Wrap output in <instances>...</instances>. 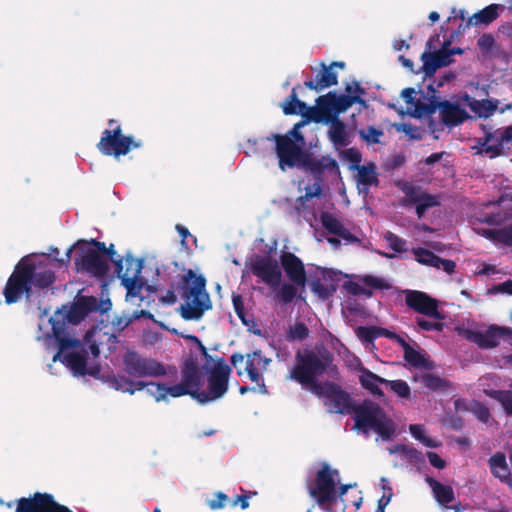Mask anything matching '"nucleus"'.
Returning a JSON list of instances; mask_svg holds the SVG:
<instances>
[{"mask_svg":"<svg viewBox=\"0 0 512 512\" xmlns=\"http://www.w3.org/2000/svg\"><path fill=\"white\" fill-rule=\"evenodd\" d=\"M301 164L304 165L318 180H321L322 175L326 170H338L336 160L330 156H322L320 159H313L305 154Z\"/></svg>","mask_w":512,"mask_h":512,"instance_id":"bb28decb","label":"nucleus"},{"mask_svg":"<svg viewBox=\"0 0 512 512\" xmlns=\"http://www.w3.org/2000/svg\"><path fill=\"white\" fill-rule=\"evenodd\" d=\"M401 453L410 463L414 465L423 464L425 462L424 456L421 452L412 446L399 444L393 449H390V453Z\"/></svg>","mask_w":512,"mask_h":512,"instance_id":"a19ab883","label":"nucleus"},{"mask_svg":"<svg viewBox=\"0 0 512 512\" xmlns=\"http://www.w3.org/2000/svg\"><path fill=\"white\" fill-rule=\"evenodd\" d=\"M333 354L325 347L321 349H299L295 354V364L289 371V378L298 384L311 383L330 370Z\"/></svg>","mask_w":512,"mask_h":512,"instance_id":"f03ea898","label":"nucleus"},{"mask_svg":"<svg viewBox=\"0 0 512 512\" xmlns=\"http://www.w3.org/2000/svg\"><path fill=\"white\" fill-rule=\"evenodd\" d=\"M232 303H233V307H234V311H235L236 315L239 317V319L244 324H247V321L245 318L246 313H245L243 297L240 294H233Z\"/></svg>","mask_w":512,"mask_h":512,"instance_id":"774afa93","label":"nucleus"},{"mask_svg":"<svg viewBox=\"0 0 512 512\" xmlns=\"http://www.w3.org/2000/svg\"><path fill=\"white\" fill-rule=\"evenodd\" d=\"M24 267L30 269L31 279L29 285L38 289H46L50 287L56 280L55 272L47 268H38L33 259L25 256L20 260Z\"/></svg>","mask_w":512,"mask_h":512,"instance_id":"6ab92c4d","label":"nucleus"},{"mask_svg":"<svg viewBox=\"0 0 512 512\" xmlns=\"http://www.w3.org/2000/svg\"><path fill=\"white\" fill-rule=\"evenodd\" d=\"M488 395L499 401L508 415H512L511 390H492Z\"/></svg>","mask_w":512,"mask_h":512,"instance_id":"49530a36","label":"nucleus"},{"mask_svg":"<svg viewBox=\"0 0 512 512\" xmlns=\"http://www.w3.org/2000/svg\"><path fill=\"white\" fill-rule=\"evenodd\" d=\"M268 141H274L275 152L279 159V167L285 170L286 167L293 168L298 163H301L305 157L303 147L299 143L290 139L289 136H282V134H271L267 137Z\"/></svg>","mask_w":512,"mask_h":512,"instance_id":"1a4fd4ad","label":"nucleus"},{"mask_svg":"<svg viewBox=\"0 0 512 512\" xmlns=\"http://www.w3.org/2000/svg\"><path fill=\"white\" fill-rule=\"evenodd\" d=\"M426 483L432 489L435 500L444 508L448 509V504L453 502L455 495L453 488L449 485H444L436 479L427 476Z\"/></svg>","mask_w":512,"mask_h":512,"instance_id":"2f4dec72","label":"nucleus"},{"mask_svg":"<svg viewBox=\"0 0 512 512\" xmlns=\"http://www.w3.org/2000/svg\"><path fill=\"white\" fill-rule=\"evenodd\" d=\"M405 196L401 200V205L409 206L414 204L424 194L422 187L413 185L409 182H403L399 185Z\"/></svg>","mask_w":512,"mask_h":512,"instance_id":"58836bf2","label":"nucleus"},{"mask_svg":"<svg viewBox=\"0 0 512 512\" xmlns=\"http://www.w3.org/2000/svg\"><path fill=\"white\" fill-rule=\"evenodd\" d=\"M471 411L475 417L482 423H488L491 418V413L486 405L481 402H474L471 406Z\"/></svg>","mask_w":512,"mask_h":512,"instance_id":"e2e57ef3","label":"nucleus"},{"mask_svg":"<svg viewBox=\"0 0 512 512\" xmlns=\"http://www.w3.org/2000/svg\"><path fill=\"white\" fill-rule=\"evenodd\" d=\"M360 138L368 144L380 143V137L383 136L384 132L381 129L369 126L367 129H361L358 132Z\"/></svg>","mask_w":512,"mask_h":512,"instance_id":"5fc2aeb1","label":"nucleus"},{"mask_svg":"<svg viewBox=\"0 0 512 512\" xmlns=\"http://www.w3.org/2000/svg\"><path fill=\"white\" fill-rule=\"evenodd\" d=\"M297 295V288L292 285L285 283L281 286L279 292L277 293V298L283 303L287 304L294 300Z\"/></svg>","mask_w":512,"mask_h":512,"instance_id":"680f3d73","label":"nucleus"},{"mask_svg":"<svg viewBox=\"0 0 512 512\" xmlns=\"http://www.w3.org/2000/svg\"><path fill=\"white\" fill-rule=\"evenodd\" d=\"M309 336V329L303 322H296L288 331V339L290 341H303Z\"/></svg>","mask_w":512,"mask_h":512,"instance_id":"4d7b16f0","label":"nucleus"},{"mask_svg":"<svg viewBox=\"0 0 512 512\" xmlns=\"http://www.w3.org/2000/svg\"><path fill=\"white\" fill-rule=\"evenodd\" d=\"M145 388H147V392L154 397V399L157 402H160L162 400H165L167 396H169V393L166 392L170 386H167L163 383H156V382H144Z\"/></svg>","mask_w":512,"mask_h":512,"instance_id":"de8ad7c7","label":"nucleus"},{"mask_svg":"<svg viewBox=\"0 0 512 512\" xmlns=\"http://www.w3.org/2000/svg\"><path fill=\"white\" fill-rule=\"evenodd\" d=\"M359 372V383L361 387L367 390L373 396L377 398H382L384 396V393L378 385L384 384L385 378L378 376L377 374L373 373L364 366H361L359 368Z\"/></svg>","mask_w":512,"mask_h":512,"instance_id":"cd10ccee","label":"nucleus"},{"mask_svg":"<svg viewBox=\"0 0 512 512\" xmlns=\"http://www.w3.org/2000/svg\"><path fill=\"white\" fill-rule=\"evenodd\" d=\"M449 44V42H445L442 49L435 52L425 51L421 55L423 62L422 70L425 76L432 77L438 68L448 66L452 63V53L446 52V45Z\"/></svg>","mask_w":512,"mask_h":512,"instance_id":"412c9836","label":"nucleus"},{"mask_svg":"<svg viewBox=\"0 0 512 512\" xmlns=\"http://www.w3.org/2000/svg\"><path fill=\"white\" fill-rule=\"evenodd\" d=\"M403 357L406 362L415 368L427 370L434 368V363L429 359L428 355L415 350L412 346L404 353Z\"/></svg>","mask_w":512,"mask_h":512,"instance_id":"e433bc0d","label":"nucleus"},{"mask_svg":"<svg viewBox=\"0 0 512 512\" xmlns=\"http://www.w3.org/2000/svg\"><path fill=\"white\" fill-rule=\"evenodd\" d=\"M476 141L479 146L477 154H487L490 158H496L505 154L504 148L498 142L492 145L484 144L482 137L477 138Z\"/></svg>","mask_w":512,"mask_h":512,"instance_id":"09e8293b","label":"nucleus"},{"mask_svg":"<svg viewBox=\"0 0 512 512\" xmlns=\"http://www.w3.org/2000/svg\"><path fill=\"white\" fill-rule=\"evenodd\" d=\"M419 381L424 387L433 391L444 390L449 386L448 382L445 379L433 373L422 374L419 377Z\"/></svg>","mask_w":512,"mask_h":512,"instance_id":"79ce46f5","label":"nucleus"},{"mask_svg":"<svg viewBox=\"0 0 512 512\" xmlns=\"http://www.w3.org/2000/svg\"><path fill=\"white\" fill-rule=\"evenodd\" d=\"M483 235L495 243L512 247V224L499 229L483 230Z\"/></svg>","mask_w":512,"mask_h":512,"instance_id":"4c0bfd02","label":"nucleus"},{"mask_svg":"<svg viewBox=\"0 0 512 512\" xmlns=\"http://www.w3.org/2000/svg\"><path fill=\"white\" fill-rule=\"evenodd\" d=\"M250 270L253 275L271 287H276L281 282V268L278 261L270 256H256Z\"/></svg>","mask_w":512,"mask_h":512,"instance_id":"ddd939ff","label":"nucleus"},{"mask_svg":"<svg viewBox=\"0 0 512 512\" xmlns=\"http://www.w3.org/2000/svg\"><path fill=\"white\" fill-rule=\"evenodd\" d=\"M206 283V278L192 269L186 270L179 279L177 291L183 299L179 313L184 320H199L206 311L212 308Z\"/></svg>","mask_w":512,"mask_h":512,"instance_id":"f257e3e1","label":"nucleus"},{"mask_svg":"<svg viewBox=\"0 0 512 512\" xmlns=\"http://www.w3.org/2000/svg\"><path fill=\"white\" fill-rule=\"evenodd\" d=\"M440 110L442 122L449 127L462 124L467 118L468 113L459 104L451 103L447 100L438 101L435 96L431 97L429 103H420L417 105V117L430 116Z\"/></svg>","mask_w":512,"mask_h":512,"instance_id":"423d86ee","label":"nucleus"},{"mask_svg":"<svg viewBox=\"0 0 512 512\" xmlns=\"http://www.w3.org/2000/svg\"><path fill=\"white\" fill-rule=\"evenodd\" d=\"M181 376V382L171 385L166 392L173 398L190 395L196 400L194 391H200L202 386V375L196 359L189 357L183 362Z\"/></svg>","mask_w":512,"mask_h":512,"instance_id":"6e6552de","label":"nucleus"},{"mask_svg":"<svg viewBox=\"0 0 512 512\" xmlns=\"http://www.w3.org/2000/svg\"><path fill=\"white\" fill-rule=\"evenodd\" d=\"M281 266L291 282L304 286L307 280L302 260L292 252H283L280 256Z\"/></svg>","mask_w":512,"mask_h":512,"instance_id":"aec40b11","label":"nucleus"},{"mask_svg":"<svg viewBox=\"0 0 512 512\" xmlns=\"http://www.w3.org/2000/svg\"><path fill=\"white\" fill-rule=\"evenodd\" d=\"M311 289L319 297L327 299L336 292L337 285L332 280L329 283L325 284L320 279H315L311 283Z\"/></svg>","mask_w":512,"mask_h":512,"instance_id":"c03bdc74","label":"nucleus"},{"mask_svg":"<svg viewBox=\"0 0 512 512\" xmlns=\"http://www.w3.org/2000/svg\"><path fill=\"white\" fill-rule=\"evenodd\" d=\"M336 475L338 471L324 463L316 473L314 485L309 488L310 496L323 509H329L337 500Z\"/></svg>","mask_w":512,"mask_h":512,"instance_id":"39448f33","label":"nucleus"},{"mask_svg":"<svg viewBox=\"0 0 512 512\" xmlns=\"http://www.w3.org/2000/svg\"><path fill=\"white\" fill-rule=\"evenodd\" d=\"M354 429L363 433L374 431L382 440H390L396 433L395 422L374 401L364 400L353 411Z\"/></svg>","mask_w":512,"mask_h":512,"instance_id":"7ed1b4c3","label":"nucleus"},{"mask_svg":"<svg viewBox=\"0 0 512 512\" xmlns=\"http://www.w3.org/2000/svg\"><path fill=\"white\" fill-rule=\"evenodd\" d=\"M467 339L482 349H491L499 345L500 339L512 340V328L491 325L485 333L468 331Z\"/></svg>","mask_w":512,"mask_h":512,"instance_id":"dca6fc26","label":"nucleus"},{"mask_svg":"<svg viewBox=\"0 0 512 512\" xmlns=\"http://www.w3.org/2000/svg\"><path fill=\"white\" fill-rule=\"evenodd\" d=\"M384 385L389 386L390 389L401 398H409L411 390L409 385L404 380H387L385 379Z\"/></svg>","mask_w":512,"mask_h":512,"instance_id":"603ef678","label":"nucleus"},{"mask_svg":"<svg viewBox=\"0 0 512 512\" xmlns=\"http://www.w3.org/2000/svg\"><path fill=\"white\" fill-rule=\"evenodd\" d=\"M497 109V103L491 100H482L477 103L474 107L475 112L479 115V117L488 118L490 117L495 110Z\"/></svg>","mask_w":512,"mask_h":512,"instance_id":"bf43d9fd","label":"nucleus"},{"mask_svg":"<svg viewBox=\"0 0 512 512\" xmlns=\"http://www.w3.org/2000/svg\"><path fill=\"white\" fill-rule=\"evenodd\" d=\"M283 113L285 115H298L301 112L300 108H305V102L298 99L296 87L291 91V94L281 104Z\"/></svg>","mask_w":512,"mask_h":512,"instance_id":"ea45409f","label":"nucleus"},{"mask_svg":"<svg viewBox=\"0 0 512 512\" xmlns=\"http://www.w3.org/2000/svg\"><path fill=\"white\" fill-rule=\"evenodd\" d=\"M202 370L208 373V389L207 391H194L196 401L200 404H206L223 397L228 391L229 378L232 368L221 357L216 359L215 365L210 366L209 363L202 365Z\"/></svg>","mask_w":512,"mask_h":512,"instance_id":"20e7f679","label":"nucleus"},{"mask_svg":"<svg viewBox=\"0 0 512 512\" xmlns=\"http://www.w3.org/2000/svg\"><path fill=\"white\" fill-rule=\"evenodd\" d=\"M498 8L497 4H491L484 9L478 11L473 14L467 21L466 27L469 26H477V25H488L495 21L498 17Z\"/></svg>","mask_w":512,"mask_h":512,"instance_id":"c9c22d12","label":"nucleus"},{"mask_svg":"<svg viewBox=\"0 0 512 512\" xmlns=\"http://www.w3.org/2000/svg\"><path fill=\"white\" fill-rule=\"evenodd\" d=\"M302 120L300 121L304 125L309 122L314 123H325L329 117L325 102L321 100V96L316 99V106H308L305 103V108H300Z\"/></svg>","mask_w":512,"mask_h":512,"instance_id":"c85d7f7f","label":"nucleus"},{"mask_svg":"<svg viewBox=\"0 0 512 512\" xmlns=\"http://www.w3.org/2000/svg\"><path fill=\"white\" fill-rule=\"evenodd\" d=\"M383 238L388 243V246L391 250L397 253H402L406 251V240L400 238L398 235L394 234L391 231H386L384 233Z\"/></svg>","mask_w":512,"mask_h":512,"instance_id":"864d4df0","label":"nucleus"},{"mask_svg":"<svg viewBox=\"0 0 512 512\" xmlns=\"http://www.w3.org/2000/svg\"><path fill=\"white\" fill-rule=\"evenodd\" d=\"M31 279L30 269L24 267L20 261L16 264L13 273L8 278L3 290L6 304L16 303L23 294L26 298L32 295L29 280Z\"/></svg>","mask_w":512,"mask_h":512,"instance_id":"9d476101","label":"nucleus"},{"mask_svg":"<svg viewBox=\"0 0 512 512\" xmlns=\"http://www.w3.org/2000/svg\"><path fill=\"white\" fill-rule=\"evenodd\" d=\"M101 305L102 304L99 302V300L96 297L86 296V297H82L78 301V303L76 305V311L80 314L81 317H84L91 312H97V311L106 312L111 306V301L109 299L106 300L103 303V305H106V306L103 308H101Z\"/></svg>","mask_w":512,"mask_h":512,"instance_id":"f704fd0d","label":"nucleus"},{"mask_svg":"<svg viewBox=\"0 0 512 512\" xmlns=\"http://www.w3.org/2000/svg\"><path fill=\"white\" fill-rule=\"evenodd\" d=\"M124 371L133 378L160 377L166 375L165 366L159 361L141 356L134 350L123 355Z\"/></svg>","mask_w":512,"mask_h":512,"instance_id":"0eeeda50","label":"nucleus"},{"mask_svg":"<svg viewBox=\"0 0 512 512\" xmlns=\"http://www.w3.org/2000/svg\"><path fill=\"white\" fill-rule=\"evenodd\" d=\"M321 100L325 102L329 115H339L345 112L354 104H365L360 95H338L334 91H330L325 95H321Z\"/></svg>","mask_w":512,"mask_h":512,"instance_id":"a211bd4d","label":"nucleus"},{"mask_svg":"<svg viewBox=\"0 0 512 512\" xmlns=\"http://www.w3.org/2000/svg\"><path fill=\"white\" fill-rule=\"evenodd\" d=\"M115 271L117 273V277L123 280V278H132L135 274L136 279L141 278V270L143 268V261L141 259H136L131 255L125 257V271H123V259L119 258L114 261Z\"/></svg>","mask_w":512,"mask_h":512,"instance_id":"7c9ffc66","label":"nucleus"},{"mask_svg":"<svg viewBox=\"0 0 512 512\" xmlns=\"http://www.w3.org/2000/svg\"><path fill=\"white\" fill-rule=\"evenodd\" d=\"M121 284L127 290L126 296L134 298L140 295L146 281L142 277L136 279V276L134 275L132 278H123Z\"/></svg>","mask_w":512,"mask_h":512,"instance_id":"37998d69","label":"nucleus"},{"mask_svg":"<svg viewBox=\"0 0 512 512\" xmlns=\"http://www.w3.org/2000/svg\"><path fill=\"white\" fill-rule=\"evenodd\" d=\"M321 223L328 233L342 238L347 243H359L360 240L344 227L340 220L329 212L321 214Z\"/></svg>","mask_w":512,"mask_h":512,"instance_id":"b1692460","label":"nucleus"},{"mask_svg":"<svg viewBox=\"0 0 512 512\" xmlns=\"http://www.w3.org/2000/svg\"><path fill=\"white\" fill-rule=\"evenodd\" d=\"M404 294L405 303L410 309L436 320L444 319V316L439 311V302L437 299L418 290H405Z\"/></svg>","mask_w":512,"mask_h":512,"instance_id":"f8f14e48","label":"nucleus"},{"mask_svg":"<svg viewBox=\"0 0 512 512\" xmlns=\"http://www.w3.org/2000/svg\"><path fill=\"white\" fill-rule=\"evenodd\" d=\"M325 123L329 124L328 138L334 147H346L351 143L347 127L337 115H329Z\"/></svg>","mask_w":512,"mask_h":512,"instance_id":"5701e85b","label":"nucleus"},{"mask_svg":"<svg viewBox=\"0 0 512 512\" xmlns=\"http://www.w3.org/2000/svg\"><path fill=\"white\" fill-rule=\"evenodd\" d=\"M357 184L362 186L365 192H368L371 186H378L379 179L376 171V165L373 162L358 166Z\"/></svg>","mask_w":512,"mask_h":512,"instance_id":"473e14b6","label":"nucleus"},{"mask_svg":"<svg viewBox=\"0 0 512 512\" xmlns=\"http://www.w3.org/2000/svg\"><path fill=\"white\" fill-rule=\"evenodd\" d=\"M246 361H251L253 364H256L257 369L260 371H266L271 363V359L264 356L261 350H255L252 353H248L246 355Z\"/></svg>","mask_w":512,"mask_h":512,"instance_id":"13d9d810","label":"nucleus"},{"mask_svg":"<svg viewBox=\"0 0 512 512\" xmlns=\"http://www.w3.org/2000/svg\"><path fill=\"white\" fill-rule=\"evenodd\" d=\"M413 254L415 255V259L419 263L429 265L432 267H434L435 262L438 258V255H436L432 251L421 247L413 249Z\"/></svg>","mask_w":512,"mask_h":512,"instance_id":"6e6d98bb","label":"nucleus"},{"mask_svg":"<svg viewBox=\"0 0 512 512\" xmlns=\"http://www.w3.org/2000/svg\"><path fill=\"white\" fill-rule=\"evenodd\" d=\"M16 503L15 512H73L48 493L36 492L30 497L19 498Z\"/></svg>","mask_w":512,"mask_h":512,"instance_id":"9b49d317","label":"nucleus"},{"mask_svg":"<svg viewBox=\"0 0 512 512\" xmlns=\"http://www.w3.org/2000/svg\"><path fill=\"white\" fill-rule=\"evenodd\" d=\"M492 475L498 478L502 483L512 485L511 471L506 462V456L502 452L492 455L488 461Z\"/></svg>","mask_w":512,"mask_h":512,"instance_id":"c756f323","label":"nucleus"},{"mask_svg":"<svg viewBox=\"0 0 512 512\" xmlns=\"http://www.w3.org/2000/svg\"><path fill=\"white\" fill-rule=\"evenodd\" d=\"M245 371L247 372L249 379L260 386V392L263 394L267 393V388L264 383V378L261 375V371L257 369L256 364L251 361H246Z\"/></svg>","mask_w":512,"mask_h":512,"instance_id":"8fccbe9b","label":"nucleus"},{"mask_svg":"<svg viewBox=\"0 0 512 512\" xmlns=\"http://www.w3.org/2000/svg\"><path fill=\"white\" fill-rule=\"evenodd\" d=\"M416 90L414 88L408 87L402 90L401 96L403 100L410 106L414 107V116L417 117L416 109L417 105L422 103L419 99H416Z\"/></svg>","mask_w":512,"mask_h":512,"instance_id":"338daca9","label":"nucleus"},{"mask_svg":"<svg viewBox=\"0 0 512 512\" xmlns=\"http://www.w3.org/2000/svg\"><path fill=\"white\" fill-rule=\"evenodd\" d=\"M142 146L141 141L134 138H116L110 133H102L100 141L97 144L98 150L105 156H114L119 158L127 155L132 149Z\"/></svg>","mask_w":512,"mask_h":512,"instance_id":"4468645a","label":"nucleus"},{"mask_svg":"<svg viewBox=\"0 0 512 512\" xmlns=\"http://www.w3.org/2000/svg\"><path fill=\"white\" fill-rule=\"evenodd\" d=\"M325 397L330 413L352 414L356 406L351 395L333 382H326Z\"/></svg>","mask_w":512,"mask_h":512,"instance_id":"2eb2a0df","label":"nucleus"},{"mask_svg":"<svg viewBox=\"0 0 512 512\" xmlns=\"http://www.w3.org/2000/svg\"><path fill=\"white\" fill-rule=\"evenodd\" d=\"M356 334L362 342L373 343L378 338L377 326H360Z\"/></svg>","mask_w":512,"mask_h":512,"instance_id":"052dcab7","label":"nucleus"},{"mask_svg":"<svg viewBox=\"0 0 512 512\" xmlns=\"http://www.w3.org/2000/svg\"><path fill=\"white\" fill-rule=\"evenodd\" d=\"M109 385L117 391H122L133 395L136 391H141L145 388L144 381H133L123 375H114L108 380Z\"/></svg>","mask_w":512,"mask_h":512,"instance_id":"72a5a7b5","label":"nucleus"},{"mask_svg":"<svg viewBox=\"0 0 512 512\" xmlns=\"http://www.w3.org/2000/svg\"><path fill=\"white\" fill-rule=\"evenodd\" d=\"M417 326L423 331H437L441 332L444 329V323L442 320L430 321L424 318H416Z\"/></svg>","mask_w":512,"mask_h":512,"instance_id":"0e129e2a","label":"nucleus"},{"mask_svg":"<svg viewBox=\"0 0 512 512\" xmlns=\"http://www.w3.org/2000/svg\"><path fill=\"white\" fill-rule=\"evenodd\" d=\"M52 324V332L59 345V352L53 357V361H56L60 357L61 353L67 349H73L82 347L81 342L75 338L66 336V328L64 322H59L54 318L50 319Z\"/></svg>","mask_w":512,"mask_h":512,"instance_id":"a878e982","label":"nucleus"},{"mask_svg":"<svg viewBox=\"0 0 512 512\" xmlns=\"http://www.w3.org/2000/svg\"><path fill=\"white\" fill-rule=\"evenodd\" d=\"M82 252L81 257L75 260L82 271L95 277H104L108 273V260L104 255L92 248L84 249Z\"/></svg>","mask_w":512,"mask_h":512,"instance_id":"f3484780","label":"nucleus"},{"mask_svg":"<svg viewBox=\"0 0 512 512\" xmlns=\"http://www.w3.org/2000/svg\"><path fill=\"white\" fill-rule=\"evenodd\" d=\"M88 351L81 347L78 351L69 352L63 355L62 362L69 367L75 375L94 376L99 372V368L87 369Z\"/></svg>","mask_w":512,"mask_h":512,"instance_id":"4be33fe9","label":"nucleus"},{"mask_svg":"<svg viewBox=\"0 0 512 512\" xmlns=\"http://www.w3.org/2000/svg\"><path fill=\"white\" fill-rule=\"evenodd\" d=\"M338 75L331 70L325 63H321V70L316 75L315 80H308L304 82L305 87L316 92H321L331 86L337 85Z\"/></svg>","mask_w":512,"mask_h":512,"instance_id":"393cba45","label":"nucleus"},{"mask_svg":"<svg viewBox=\"0 0 512 512\" xmlns=\"http://www.w3.org/2000/svg\"><path fill=\"white\" fill-rule=\"evenodd\" d=\"M409 431L411 435L418 441H420L422 444H424L426 447L434 448L437 447L438 444L430 437H427L424 434L423 426L420 424H411L409 426Z\"/></svg>","mask_w":512,"mask_h":512,"instance_id":"3c124183","label":"nucleus"},{"mask_svg":"<svg viewBox=\"0 0 512 512\" xmlns=\"http://www.w3.org/2000/svg\"><path fill=\"white\" fill-rule=\"evenodd\" d=\"M321 191L322 189L318 182L314 183L313 187H307L305 189V194L296 199L295 210L298 213L302 212L305 209L306 201L314 197H319L321 195Z\"/></svg>","mask_w":512,"mask_h":512,"instance_id":"a18cd8bd","label":"nucleus"},{"mask_svg":"<svg viewBox=\"0 0 512 512\" xmlns=\"http://www.w3.org/2000/svg\"><path fill=\"white\" fill-rule=\"evenodd\" d=\"M341 156L346 161L352 163L353 168L358 169V166H361L360 163L362 161V155L360 151L356 148H348L341 152Z\"/></svg>","mask_w":512,"mask_h":512,"instance_id":"69168bd1","label":"nucleus"}]
</instances>
